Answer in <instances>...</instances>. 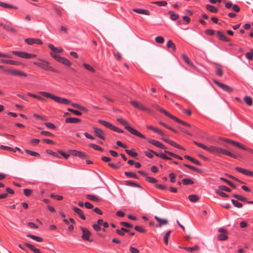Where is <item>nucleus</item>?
Masks as SVG:
<instances>
[{"instance_id":"1","label":"nucleus","mask_w":253,"mask_h":253,"mask_svg":"<svg viewBox=\"0 0 253 253\" xmlns=\"http://www.w3.org/2000/svg\"><path fill=\"white\" fill-rule=\"evenodd\" d=\"M207 151L217 155H219L220 154H222L234 159H236L237 158V156L236 155L233 154L226 150L212 145L208 146Z\"/></svg>"},{"instance_id":"2","label":"nucleus","mask_w":253,"mask_h":253,"mask_svg":"<svg viewBox=\"0 0 253 253\" xmlns=\"http://www.w3.org/2000/svg\"><path fill=\"white\" fill-rule=\"evenodd\" d=\"M117 121L119 122L122 126H123L125 128L128 130L130 133L132 134L135 135L138 137L140 138L145 139V136L142 134L140 132L138 131L137 130L135 129L133 127H132L126 120L123 119V118H118Z\"/></svg>"},{"instance_id":"3","label":"nucleus","mask_w":253,"mask_h":253,"mask_svg":"<svg viewBox=\"0 0 253 253\" xmlns=\"http://www.w3.org/2000/svg\"><path fill=\"white\" fill-rule=\"evenodd\" d=\"M40 94H42L43 96L47 98H50L57 103L64 105H69L71 104V101L65 98H62L61 97L55 96L52 94H50L46 92H40Z\"/></svg>"},{"instance_id":"4","label":"nucleus","mask_w":253,"mask_h":253,"mask_svg":"<svg viewBox=\"0 0 253 253\" xmlns=\"http://www.w3.org/2000/svg\"><path fill=\"white\" fill-rule=\"evenodd\" d=\"M38 62H34L35 65L45 70H50L56 73L58 72L57 70L49 66V63L48 61L41 58L38 59Z\"/></svg>"},{"instance_id":"5","label":"nucleus","mask_w":253,"mask_h":253,"mask_svg":"<svg viewBox=\"0 0 253 253\" xmlns=\"http://www.w3.org/2000/svg\"><path fill=\"white\" fill-rule=\"evenodd\" d=\"M51 56L55 59L57 61L67 66H70L72 64L71 62L67 58L59 56L55 54L51 53Z\"/></svg>"},{"instance_id":"6","label":"nucleus","mask_w":253,"mask_h":253,"mask_svg":"<svg viewBox=\"0 0 253 253\" xmlns=\"http://www.w3.org/2000/svg\"><path fill=\"white\" fill-rule=\"evenodd\" d=\"M213 82L217 85H218L219 87H220L224 91H225L229 93H231L233 91V89L229 86H228L225 84L221 83L219 82L216 81V80H214Z\"/></svg>"},{"instance_id":"7","label":"nucleus","mask_w":253,"mask_h":253,"mask_svg":"<svg viewBox=\"0 0 253 253\" xmlns=\"http://www.w3.org/2000/svg\"><path fill=\"white\" fill-rule=\"evenodd\" d=\"M80 229L83 232L82 238L83 240L91 242L89 240V237L91 235L90 232L87 229L82 226L80 227Z\"/></svg>"},{"instance_id":"8","label":"nucleus","mask_w":253,"mask_h":253,"mask_svg":"<svg viewBox=\"0 0 253 253\" xmlns=\"http://www.w3.org/2000/svg\"><path fill=\"white\" fill-rule=\"evenodd\" d=\"M4 71L8 73H11L13 75H18L20 76L26 77L27 74L21 71L17 70H12L11 69H4Z\"/></svg>"},{"instance_id":"9","label":"nucleus","mask_w":253,"mask_h":253,"mask_svg":"<svg viewBox=\"0 0 253 253\" xmlns=\"http://www.w3.org/2000/svg\"><path fill=\"white\" fill-rule=\"evenodd\" d=\"M236 170L237 171L247 176L253 177V171L249 170L247 169L240 168V167H236L235 168Z\"/></svg>"},{"instance_id":"10","label":"nucleus","mask_w":253,"mask_h":253,"mask_svg":"<svg viewBox=\"0 0 253 253\" xmlns=\"http://www.w3.org/2000/svg\"><path fill=\"white\" fill-rule=\"evenodd\" d=\"M93 129L97 137L103 140L105 139L104 137L105 133L102 129L96 127H93Z\"/></svg>"},{"instance_id":"11","label":"nucleus","mask_w":253,"mask_h":253,"mask_svg":"<svg viewBox=\"0 0 253 253\" xmlns=\"http://www.w3.org/2000/svg\"><path fill=\"white\" fill-rule=\"evenodd\" d=\"M155 218L158 222L156 224V227H161L163 225L167 224L168 223V221L167 219L161 218L157 216H155Z\"/></svg>"},{"instance_id":"12","label":"nucleus","mask_w":253,"mask_h":253,"mask_svg":"<svg viewBox=\"0 0 253 253\" xmlns=\"http://www.w3.org/2000/svg\"><path fill=\"white\" fill-rule=\"evenodd\" d=\"M25 42L30 45H32L34 43L38 44H42V41L38 39L28 38L25 40Z\"/></svg>"},{"instance_id":"13","label":"nucleus","mask_w":253,"mask_h":253,"mask_svg":"<svg viewBox=\"0 0 253 253\" xmlns=\"http://www.w3.org/2000/svg\"><path fill=\"white\" fill-rule=\"evenodd\" d=\"M70 154L75 156H78L80 158H85L86 156V155L85 153L81 152V151H78L75 150H72L70 151Z\"/></svg>"},{"instance_id":"14","label":"nucleus","mask_w":253,"mask_h":253,"mask_svg":"<svg viewBox=\"0 0 253 253\" xmlns=\"http://www.w3.org/2000/svg\"><path fill=\"white\" fill-rule=\"evenodd\" d=\"M130 103L136 108L140 109L141 110H146V108L142 105L141 104H140L139 102L135 101L132 100L130 102Z\"/></svg>"},{"instance_id":"15","label":"nucleus","mask_w":253,"mask_h":253,"mask_svg":"<svg viewBox=\"0 0 253 253\" xmlns=\"http://www.w3.org/2000/svg\"><path fill=\"white\" fill-rule=\"evenodd\" d=\"M218 38L222 41L228 42L230 40L222 32L218 31L217 32Z\"/></svg>"},{"instance_id":"16","label":"nucleus","mask_w":253,"mask_h":253,"mask_svg":"<svg viewBox=\"0 0 253 253\" xmlns=\"http://www.w3.org/2000/svg\"><path fill=\"white\" fill-rule=\"evenodd\" d=\"M12 53L23 58L28 59V54L25 52L13 51Z\"/></svg>"},{"instance_id":"17","label":"nucleus","mask_w":253,"mask_h":253,"mask_svg":"<svg viewBox=\"0 0 253 253\" xmlns=\"http://www.w3.org/2000/svg\"><path fill=\"white\" fill-rule=\"evenodd\" d=\"M72 209L73 210V211L76 212L79 215V216L83 220H84L85 219V216L83 214V211L80 209L79 208H77V207H73Z\"/></svg>"},{"instance_id":"18","label":"nucleus","mask_w":253,"mask_h":253,"mask_svg":"<svg viewBox=\"0 0 253 253\" xmlns=\"http://www.w3.org/2000/svg\"><path fill=\"white\" fill-rule=\"evenodd\" d=\"M133 11L141 14H144L146 15H149L150 12L147 10L144 9L137 8V9H133Z\"/></svg>"},{"instance_id":"19","label":"nucleus","mask_w":253,"mask_h":253,"mask_svg":"<svg viewBox=\"0 0 253 253\" xmlns=\"http://www.w3.org/2000/svg\"><path fill=\"white\" fill-rule=\"evenodd\" d=\"M24 245L35 253H42L39 249L36 248L33 245L31 244H30L27 243H25Z\"/></svg>"},{"instance_id":"20","label":"nucleus","mask_w":253,"mask_h":253,"mask_svg":"<svg viewBox=\"0 0 253 253\" xmlns=\"http://www.w3.org/2000/svg\"><path fill=\"white\" fill-rule=\"evenodd\" d=\"M70 104L72 105V106H73V107H74L75 108H77V109H79L82 111H84L86 112H88V110L85 107H84L79 104L71 103Z\"/></svg>"},{"instance_id":"21","label":"nucleus","mask_w":253,"mask_h":253,"mask_svg":"<svg viewBox=\"0 0 253 253\" xmlns=\"http://www.w3.org/2000/svg\"><path fill=\"white\" fill-rule=\"evenodd\" d=\"M65 122L67 123H78L81 122V120L79 118L70 117L66 119Z\"/></svg>"},{"instance_id":"22","label":"nucleus","mask_w":253,"mask_h":253,"mask_svg":"<svg viewBox=\"0 0 253 253\" xmlns=\"http://www.w3.org/2000/svg\"><path fill=\"white\" fill-rule=\"evenodd\" d=\"M6 31L8 32H10L13 33H17V31L15 28L11 27L8 25H4L2 24V26H1Z\"/></svg>"},{"instance_id":"23","label":"nucleus","mask_w":253,"mask_h":253,"mask_svg":"<svg viewBox=\"0 0 253 253\" xmlns=\"http://www.w3.org/2000/svg\"><path fill=\"white\" fill-rule=\"evenodd\" d=\"M184 157L186 159L190 161L191 162H192L193 163H194V164H196V165H197L198 166H200L201 165L200 162L199 161H198L197 160L194 159V158H192V157H190L189 156H188V155H185L184 156Z\"/></svg>"},{"instance_id":"24","label":"nucleus","mask_w":253,"mask_h":253,"mask_svg":"<svg viewBox=\"0 0 253 253\" xmlns=\"http://www.w3.org/2000/svg\"><path fill=\"white\" fill-rule=\"evenodd\" d=\"M85 197L87 199L94 202H97L99 201V198L95 195L87 194L86 195Z\"/></svg>"},{"instance_id":"25","label":"nucleus","mask_w":253,"mask_h":253,"mask_svg":"<svg viewBox=\"0 0 253 253\" xmlns=\"http://www.w3.org/2000/svg\"><path fill=\"white\" fill-rule=\"evenodd\" d=\"M98 122L99 124L102 125L103 126H106V127L110 128V129L112 127V125L111 123L107 122L105 121L99 120L98 121Z\"/></svg>"},{"instance_id":"26","label":"nucleus","mask_w":253,"mask_h":253,"mask_svg":"<svg viewBox=\"0 0 253 253\" xmlns=\"http://www.w3.org/2000/svg\"><path fill=\"white\" fill-rule=\"evenodd\" d=\"M0 62L5 63V64H8L11 65H18L19 62L16 61L11 60H5V59H1L0 60Z\"/></svg>"},{"instance_id":"27","label":"nucleus","mask_w":253,"mask_h":253,"mask_svg":"<svg viewBox=\"0 0 253 253\" xmlns=\"http://www.w3.org/2000/svg\"><path fill=\"white\" fill-rule=\"evenodd\" d=\"M206 7L207 10H208L209 11L212 12V13H216L217 12V9L214 6H212L211 5L207 4L206 6Z\"/></svg>"},{"instance_id":"28","label":"nucleus","mask_w":253,"mask_h":253,"mask_svg":"<svg viewBox=\"0 0 253 253\" xmlns=\"http://www.w3.org/2000/svg\"><path fill=\"white\" fill-rule=\"evenodd\" d=\"M182 59H183V60L188 64L189 65V66H190L191 67H193V68H194L195 66L194 65V64H193L192 62H191L189 58L186 56L185 55H182Z\"/></svg>"},{"instance_id":"29","label":"nucleus","mask_w":253,"mask_h":253,"mask_svg":"<svg viewBox=\"0 0 253 253\" xmlns=\"http://www.w3.org/2000/svg\"><path fill=\"white\" fill-rule=\"evenodd\" d=\"M181 182L184 185H191L194 183V181L191 179L189 178L183 179Z\"/></svg>"},{"instance_id":"30","label":"nucleus","mask_w":253,"mask_h":253,"mask_svg":"<svg viewBox=\"0 0 253 253\" xmlns=\"http://www.w3.org/2000/svg\"><path fill=\"white\" fill-rule=\"evenodd\" d=\"M233 197H234V198L237 199L238 200H239V201H241L242 202H246L248 203V201H247V198L240 195L233 194Z\"/></svg>"},{"instance_id":"31","label":"nucleus","mask_w":253,"mask_h":253,"mask_svg":"<svg viewBox=\"0 0 253 253\" xmlns=\"http://www.w3.org/2000/svg\"><path fill=\"white\" fill-rule=\"evenodd\" d=\"M0 6L4 7V8H6L17 9V7H16L12 5H10V4L6 3L0 2Z\"/></svg>"},{"instance_id":"32","label":"nucleus","mask_w":253,"mask_h":253,"mask_svg":"<svg viewBox=\"0 0 253 253\" xmlns=\"http://www.w3.org/2000/svg\"><path fill=\"white\" fill-rule=\"evenodd\" d=\"M27 236L39 242H42L43 241V239L42 238L34 236L31 234H28Z\"/></svg>"},{"instance_id":"33","label":"nucleus","mask_w":253,"mask_h":253,"mask_svg":"<svg viewBox=\"0 0 253 253\" xmlns=\"http://www.w3.org/2000/svg\"><path fill=\"white\" fill-rule=\"evenodd\" d=\"M246 57L249 60H251L253 59V49L251 48L250 52L246 53Z\"/></svg>"},{"instance_id":"34","label":"nucleus","mask_w":253,"mask_h":253,"mask_svg":"<svg viewBox=\"0 0 253 253\" xmlns=\"http://www.w3.org/2000/svg\"><path fill=\"white\" fill-rule=\"evenodd\" d=\"M188 199L191 202H196L199 199V198L196 195H190L188 196Z\"/></svg>"},{"instance_id":"35","label":"nucleus","mask_w":253,"mask_h":253,"mask_svg":"<svg viewBox=\"0 0 253 253\" xmlns=\"http://www.w3.org/2000/svg\"><path fill=\"white\" fill-rule=\"evenodd\" d=\"M245 102H246V103L249 105V106H251L253 104V101H252V99L251 97L249 96H246L245 97H244V99Z\"/></svg>"},{"instance_id":"36","label":"nucleus","mask_w":253,"mask_h":253,"mask_svg":"<svg viewBox=\"0 0 253 253\" xmlns=\"http://www.w3.org/2000/svg\"><path fill=\"white\" fill-rule=\"evenodd\" d=\"M231 202L234 205V207L238 208H241L242 207L243 205L242 203L238 202L237 200H235L234 199L231 200Z\"/></svg>"},{"instance_id":"37","label":"nucleus","mask_w":253,"mask_h":253,"mask_svg":"<svg viewBox=\"0 0 253 253\" xmlns=\"http://www.w3.org/2000/svg\"><path fill=\"white\" fill-rule=\"evenodd\" d=\"M126 185H127L128 186L139 187V188L141 187L138 184H137L136 183H135L132 181H129V180L126 181Z\"/></svg>"},{"instance_id":"38","label":"nucleus","mask_w":253,"mask_h":253,"mask_svg":"<svg viewBox=\"0 0 253 253\" xmlns=\"http://www.w3.org/2000/svg\"><path fill=\"white\" fill-rule=\"evenodd\" d=\"M25 152L31 156L35 157H40V154L38 152L32 151L28 149L25 150Z\"/></svg>"},{"instance_id":"39","label":"nucleus","mask_w":253,"mask_h":253,"mask_svg":"<svg viewBox=\"0 0 253 253\" xmlns=\"http://www.w3.org/2000/svg\"><path fill=\"white\" fill-rule=\"evenodd\" d=\"M147 128L154 131L155 132L159 133L160 135H163V132L160 129L156 127H155L153 126H148Z\"/></svg>"},{"instance_id":"40","label":"nucleus","mask_w":253,"mask_h":253,"mask_svg":"<svg viewBox=\"0 0 253 253\" xmlns=\"http://www.w3.org/2000/svg\"><path fill=\"white\" fill-rule=\"evenodd\" d=\"M186 168H188L189 169H191V170H194V171H196L199 173H201L202 170L201 169H198L196 167H194L193 166H190V165H187V164H185L184 165Z\"/></svg>"},{"instance_id":"41","label":"nucleus","mask_w":253,"mask_h":253,"mask_svg":"<svg viewBox=\"0 0 253 253\" xmlns=\"http://www.w3.org/2000/svg\"><path fill=\"white\" fill-rule=\"evenodd\" d=\"M221 180L225 182L226 183H227L228 184H229L231 187H232V188H236V185L233 183L231 181L223 178V177H220V178Z\"/></svg>"},{"instance_id":"42","label":"nucleus","mask_w":253,"mask_h":253,"mask_svg":"<svg viewBox=\"0 0 253 253\" xmlns=\"http://www.w3.org/2000/svg\"><path fill=\"white\" fill-rule=\"evenodd\" d=\"M228 237L226 234H220L217 236L219 241H225L227 239Z\"/></svg>"},{"instance_id":"43","label":"nucleus","mask_w":253,"mask_h":253,"mask_svg":"<svg viewBox=\"0 0 253 253\" xmlns=\"http://www.w3.org/2000/svg\"><path fill=\"white\" fill-rule=\"evenodd\" d=\"M156 42L160 44H162L164 42L165 40L163 37L162 36H158L155 38V39Z\"/></svg>"},{"instance_id":"44","label":"nucleus","mask_w":253,"mask_h":253,"mask_svg":"<svg viewBox=\"0 0 253 253\" xmlns=\"http://www.w3.org/2000/svg\"><path fill=\"white\" fill-rule=\"evenodd\" d=\"M170 233H171V231H168L166 234L165 235V236H164V238H163V240H164V242H165V243L166 244V245H168V239H169V235L170 234Z\"/></svg>"},{"instance_id":"45","label":"nucleus","mask_w":253,"mask_h":253,"mask_svg":"<svg viewBox=\"0 0 253 253\" xmlns=\"http://www.w3.org/2000/svg\"><path fill=\"white\" fill-rule=\"evenodd\" d=\"M125 174L126 176L128 177H132L136 179L138 178V176L136 174L131 172H125Z\"/></svg>"},{"instance_id":"46","label":"nucleus","mask_w":253,"mask_h":253,"mask_svg":"<svg viewBox=\"0 0 253 253\" xmlns=\"http://www.w3.org/2000/svg\"><path fill=\"white\" fill-rule=\"evenodd\" d=\"M215 192L216 194H217L218 195L222 197H228V195L226 194L225 193L222 192L220 190H216Z\"/></svg>"},{"instance_id":"47","label":"nucleus","mask_w":253,"mask_h":253,"mask_svg":"<svg viewBox=\"0 0 253 253\" xmlns=\"http://www.w3.org/2000/svg\"><path fill=\"white\" fill-rule=\"evenodd\" d=\"M83 66L86 69H87L93 73L95 72V69L93 67H92L90 65H89V64H87L86 63H84Z\"/></svg>"},{"instance_id":"48","label":"nucleus","mask_w":253,"mask_h":253,"mask_svg":"<svg viewBox=\"0 0 253 253\" xmlns=\"http://www.w3.org/2000/svg\"><path fill=\"white\" fill-rule=\"evenodd\" d=\"M153 3L157 4L159 6H166L167 4V2L166 1H158L153 2Z\"/></svg>"},{"instance_id":"49","label":"nucleus","mask_w":253,"mask_h":253,"mask_svg":"<svg viewBox=\"0 0 253 253\" xmlns=\"http://www.w3.org/2000/svg\"><path fill=\"white\" fill-rule=\"evenodd\" d=\"M175 122H178L179 123H180L181 124L183 125V126H187V127H191V125L185 122H183L182 121H181L180 120H179V119L175 117Z\"/></svg>"},{"instance_id":"50","label":"nucleus","mask_w":253,"mask_h":253,"mask_svg":"<svg viewBox=\"0 0 253 253\" xmlns=\"http://www.w3.org/2000/svg\"><path fill=\"white\" fill-rule=\"evenodd\" d=\"M125 151L128 155H129L133 157H135L137 155V153H136L135 152L132 151V150L126 149Z\"/></svg>"},{"instance_id":"51","label":"nucleus","mask_w":253,"mask_h":253,"mask_svg":"<svg viewBox=\"0 0 253 253\" xmlns=\"http://www.w3.org/2000/svg\"><path fill=\"white\" fill-rule=\"evenodd\" d=\"M218 188L219 190H220L221 191H225L228 192L231 191V190L230 188H229L228 187L225 185H220L218 187Z\"/></svg>"},{"instance_id":"52","label":"nucleus","mask_w":253,"mask_h":253,"mask_svg":"<svg viewBox=\"0 0 253 253\" xmlns=\"http://www.w3.org/2000/svg\"><path fill=\"white\" fill-rule=\"evenodd\" d=\"M67 110H68V111L73 113V114H74L75 115H76L77 116H80L82 114L81 112L76 110H74V109H72L71 108H68Z\"/></svg>"},{"instance_id":"53","label":"nucleus","mask_w":253,"mask_h":253,"mask_svg":"<svg viewBox=\"0 0 253 253\" xmlns=\"http://www.w3.org/2000/svg\"><path fill=\"white\" fill-rule=\"evenodd\" d=\"M194 143L195 145H196L197 146H198L199 147L203 149L204 150L207 151L208 146H206L204 145L203 144L198 143V142H196V141H194Z\"/></svg>"},{"instance_id":"54","label":"nucleus","mask_w":253,"mask_h":253,"mask_svg":"<svg viewBox=\"0 0 253 253\" xmlns=\"http://www.w3.org/2000/svg\"><path fill=\"white\" fill-rule=\"evenodd\" d=\"M89 147L93 148L95 150H99V151H103V149H102L100 147H99V146H98V145H97L96 144H90L89 145Z\"/></svg>"},{"instance_id":"55","label":"nucleus","mask_w":253,"mask_h":253,"mask_svg":"<svg viewBox=\"0 0 253 253\" xmlns=\"http://www.w3.org/2000/svg\"><path fill=\"white\" fill-rule=\"evenodd\" d=\"M188 252H192L193 251H197L199 249V247L197 245L194 246L192 247H188V248H184Z\"/></svg>"},{"instance_id":"56","label":"nucleus","mask_w":253,"mask_h":253,"mask_svg":"<svg viewBox=\"0 0 253 253\" xmlns=\"http://www.w3.org/2000/svg\"><path fill=\"white\" fill-rule=\"evenodd\" d=\"M134 229L137 231L139 232L140 233H145L146 232L145 229H144L142 227L140 226H135L134 227Z\"/></svg>"},{"instance_id":"57","label":"nucleus","mask_w":253,"mask_h":253,"mask_svg":"<svg viewBox=\"0 0 253 253\" xmlns=\"http://www.w3.org/2000/svg\"><path fill=\"white\" fill-rule=\"evenodd\" d=\"M0 148L1 149L6 150H8V151H13V152L16 151L14 150V148H11V147H8V146H4V145H0Z\"/></svg>"},{"instance_id":"58","label":"nucleus","mask_w":253,"mask_h":253,"mask_svg":"<svg viewBox=\"0 0 253 253\" xmlns=\"http://www.w3.org/2000/svg\"><path fill=\"white\" fill-rule=\"evenodd\" d=\"M167 47L168 48H172L174 49V43L172 40H169L167 43Z\"/></svg>"},{"instance_id":"59","label":"nucleus","mask_w":253,"mask_h":253,"mask_svg":"<svg viewBox=\"0 0 253 253\" xmlns=\"http://www.w3.org/2000/svg\"><path fill=\"white\" fill-rule=\"evenodd\" d=\"M146 180L151 183H156L157 182V179H156L155 178H153L152 177H150V176H146Z\"/></svg>"},{"instance_id":"60","label":"nucleus","mask_w":253,"mask_h":253,"mask_svg":"<svg viewBox=\"0 0 253 253\" xmlns=\"http://www.w3.org/2000/svg\"><path fill=\"white\" fill-rule=\"evenodd\" d=\"M111 129L119 133H123L124 132L123 130L117 127L114 126L113 125H112V127H111Z\"/></svg>"},{"instance_id":"61","label":"nucleus","mask_w":253,"mask_h":253,"mask_svg":"<svg viewBox=\"0 0 253 253\" xmlns=\"http://www.w3.org/2000/svg\"><path fill=\"white\" fill-rule=\"evenodd\" d=\"M215 73L217 76H219V77L222 76L223 75L222 71L219 68H217L216 69Z\"/></svg>"},{"instance_id":"62","label":"nucleus","mask_w":253,"mask_h":253,"mask_svg":"<svg viewBox=\"0 0 253 253\" xmlns=\"http://www.w3.org/2000/svg\"><path fill=\"white\" fill-rule=\"evenodd\" d=\"M32 193V190L28 189H25L24 190V193L25 196L28 197L31 195V194Z\"/></svg>"},{"instance_id":"63","label":"nucleus","mask_w":253,"mask_h":253,"mask_svg":"<svg viewBox=\"0 0 253 253\" xmlns=\"http://www.w3.org/2000/svg\"><path fill=\"white\" fill-rule=\"evenodd\" d=\"M50 197L52 198H56L58 200H62L63 199V197L61 196L55 195L54 194L52 193L50 195Z\"/></svg>"},{"instance_id":"64","label":"nucleus","mask_w":253,"mask_h":253,"mask_svg":"<svg viewBox=\"0 0 253 253\" xmlns=\"http://www.w3.org/2000/svg\"><path fill=\"white\" fill-rule=\"evenodd\" d=\"M232 9L235 12H238L240 10V8L237 4H235L233 5Z\"/></svg>"}]
</instances>
